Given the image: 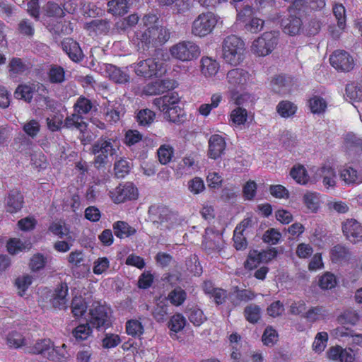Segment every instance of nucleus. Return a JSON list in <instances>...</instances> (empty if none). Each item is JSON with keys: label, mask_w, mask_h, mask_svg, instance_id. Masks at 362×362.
<instances>
[{"label": "nucleus", "mask_w": 362, "mask_h": 362, "mask_svg": "<svg viewBox=\"0 0 362 362\" xmlns=\"http://www.w3.org/2000/svg\"><path fill=\"white\" fill-rule=\"evenodd\" d=\"M200 63L201 73L207 78L216 76L220 69L219 63L211 57H202Z\"/></svg>", "instance_id": "obj_25"}, {"label": "nucleus", "mask_w": 362, "mask_h": 362, "mask_svg": "<svg viewBox=\"0 0 362 362\" xmlns=\"http://www.w3.org/2000/svg\"><path fill=\"white\" fill-rule=\"evenodd\" d=\"M110 199L115 204L124 203L129 200H135L138 198V189L132 182L119 184L115 189L109 191Z\"/></svg>", "instance_id": "obj_13"}, {"label": "nucleus", "mask_w": 362, "mask_h": 362, "mask_svg": "<svg viewBox=\"0 0 362 362\" xmlns=\"http://www.w3.org/2000/svg\"><path fill=\"white\" fill-rule=\"evenodd\" d=\"M333 13L337 21V25L340 30L346 27V8L341 4H335L333 6Z\"/></svg>", "instance_id": "obj_56"}, {"label": "nucleus", "mask_w": 362, "mask_h": 362, "mask_svg": "<svg viewBox=\"0 0 362 362\" xmlns=\"http://www.w3.org/2000/svg\"><path fill=\"white\" fill-rule=\"evenodd\" d=\"M247 112L243 107L233 109L230 115V121L235 125L244 124L247 120Z\"/></svg>", "instance_id": "obj_61"}, {"label": "nucleus", "mask_w": 362, "mask_h": 362, "mask_svg": "<svg viewBox=\"0 0 362 362\" xmlns=\"http://www.w3.org/2000/svg\"><path fill=\"white\" fill-rule=\"evenodd\" d=\"M68 262L71 266V269L83 267L88 271V265L85 264V256L81 250H74L70 252Z\"/></svg>", "instance_id": "obj_42"}, {"label": "nucleus", "mask_w": 362, "mask_h": 362, "mask_svg": "<svg viewBox=\"0 0 362 362\" xmlns=\"http://www.w3.org/2000/svg\"><path fill=\"white\" fill-rule=\"evenodd\" d=\"M108 11L115 16H124L128 11L127 0H111L107 3Z\"/></svg>", "instance_id": "obj_49"}, {"label": "nucleus", "mask_w": 362, "mask_h": 362, "mask_svg": "<svg viewBox=\"0 0 362 362\" xmlns=\"http://www.w3.org/2000/svg\"><path fill=\"white\" fill-rule=\"evenodd\" d=\"M150 221L157 228L170 230L180 223L178 213L163 204H153L148 210Z\"/></svg>", "instance_id": "obj_1"}, {"label": "nucleus", "mask_w": 362, "mask_h": 362, "mask_svg": "<svg viewBox=\"0 0 362 362\" xmlns=\"http://www.w3.org/2000/svg\"><path fill=\"white\" fill-rule=\"evenodd\" d=\"M329 64L337 71L349 72L354 68V60L344 50H337L329 56Z\"/></svg>", "instance_id": "obj_15"}, {"label": "nucleus", "mask_w": 362, "mask_h": 362, "mask_svg": "<svg viewBox=\"0 0 362 362\" xmlns=\"http://www.w3.org/2000/svg\"><path fill=\"white\" fill-rule=\"evenodd\" d=\"M174 155V149L169 145H162L158 150H157V156L158 160L162 164H167L172 160Z\"/></svg>", "instance_id": "obj_58"}, {"label": "nucleus", "mask_w": 362, "mask_h": 362, "mask_svg": "<svg viewBox=\"0 0 362 362\" xmlns=\"http://www.w3.org/2000/svg\"><path fill=\"white\" fill-rule=\"evenodd\" d=\"M113 230L115 235L117 238H127L136 233L135 228L131 226L128 223L123 221H117L113 224Z\"/></svg>", "instance_id": "obj_33"}, {"label": "nucleus", "mask_w": 362, "mask_h": 362, "mask_svg": "<svg viewBox=\"0 0 362 362\" xmlns=\"http://www.w3.org/2000/svg\"><path fill=\"white\" fill-rule=\"evenodd\" d=\"M186 325V319L185 316L180 313L174 314L170 321L168 322V327L171 332L177 333L182 331Z\"/></svg>", "instance_id": "obj_50"}, {"label": "nucleus", "mask_w": 362, "mask_h": 362, "mask_svg": "<svg viewBox=\"0 0 362 362\" xmlns=\"http://www.w3.org/2000/svg\"><path fill=\"white\" fill-rule=\"evenodd\" d=\"M115 142L116 139L103 135L93 144L91 152L95 156L93 164L97 169L105 167L108 158L116 154Z\"/></svg>", "instance_id": "obj_3"}, {"label": "nucleus", "mask_w": 362, "mask_h": 362, "mask_svg": "<svg viewBox=\"0 0 362 362\" xmlns=\"http://www.w3.org/2000/svg\"><path fill=\"white\" fill-rule=\"evenodd\" d=\"M49 231L57 236L59 238H62L69 233V229L66 227V225L62 221L52 222L49 228Z\"/></svg>", "instance_id": "obj_64"}, {"label": "nucleus", "mask_w": 362, "mask_h": 362, "mask_svg": "<svg viewBox=\"0 0 362 362\" xmlns=\"http://www.w3.org/2000/svg\"><path fill=\"white\" fill-rule=\"evenodd\" d=\"M68 293L69 286L67 283L61 282L55 289L54 298H52V305L59 309L66 308Z\"/></svg>", "instance_id": "obj_24"}, {"label": "nucleus", "mask_w": 362, "mask_h": 362, "mask_svg": "<svg viewBox=\"0 0 362 362\" xmlns=\"http://www.w3.org/2000/svg\"><path fill=\"white\" fill-rule=\"evenodd\" d=\"M351 257L349 248L344 245L337 244L329 251V258L335 264H343L348 262Z\"/></svg>", "instance_id": "obj_22"}, {"label": "nucleus", "mask_w": 362, "mask_h": 362, "mask_svg": "<svg viewBox=\"0 0 362 362\" xmlns=\"http://www.w3.org/2000/svg\"><path fill=\"white\" fill-rule=\"evenodd\" d=\"M278 43V38L273 32H264L253 41L252 51L259 57H264L274 51Z\"/></svg>", "instance_id": "obj_9"}, {"label": "nucleus", "mask_w": 362, "mask_h": 362, "mask_svg": "<svg viewBox=\"0 0 362 362\" xmlns=\"http://www.w3.org/2000/svg\"><path fill=\"white\" fill-rule=\"evenodd\" d=\"M202 247L209 255L219 254L224 247L222 234L213 228L207 227L202 239Z\"/></svg>", "instance_id": "obj_8"}, {"label": "nucleus", "mask_w": 362, "mask_h": 362, "mask_svg": "<svg viewBox=\"0 0 362 362\" xmlns=\"http://www.w3.org/2000/svg\"><path fill=\"white\" fill-rule=\"evenodd\" d=\"M180 102V97L177 93L172 92L166 95L157 98L153 103L160 110H168V107L177 106Z\"/></svg>", "instance_id": "obj_34"}, {"label": "nucleus", "mask_w": 362, "mask_h": 362, "mask_svg": "<svg viewBox=\"0 0 362 362\" xmlns=\"http://www.w3.org/2000/svg\"><path fill=\"white\" fill-rule=\"evenodd\" d=\"M254 10L250 6H245L237 13L236 21L245 23L247 32L257 33L262 30L264 21L253 17Z\"/></svg>", "instance_id": "obj_11"}, {"label": "nucleus", "mask_w": 362, "mask_h": 362, "mask_svg": "<svg viewBox=\"0 0 362 362\" xmlns=\"http://www.w3.org/2000/svg\"><path fill=\"white\" fill-rule=\"evenodd\" d=\"M340 178L348 185L362 182V167L358 170L346 167L340 171Z\"/></svg>", "instance_id": "obj_31"}, {"label": "nucleus", "mask_w": 362, "mask_h": 362, "mask_svg": "<svg viewBox=\"0 0 362 362\" xmlns=\"http://www.w3.org/2000/svg\"><path fill=\"white\" fill-rule=\"evenodd\" d=\"M327 315V311L325 307L317 305L311 307L303 314V317L307 321L314 323L318 320H324Z\"/></svg>", "instance_id": "obj_37"}, {"label": "nucleus", "mask_w": 362, "mask_h": 362, "mask_svg": "<svg viewBox=\"0 0 362 362\" xmlns=\"http://www.w3.org/2000/svg\"><path fill=\"white\" fill-rule=\"evenodd\" d=\"M63 127L68 129H78L80 132H83L87 129L88 124L83 121V116L74 112L70 116L64 119Z\"/></svg>", "instance_id": "obj_29"}, {"label": "nucleus", "mask_w": 362, "mask_h": 362, "mask_svg": "<svg viewBox=\"0 0 362 362\" xmlns=\"http://www.w3.org/2000/svg\"><path fill=\"white\" fill-rule=\"evenodd\" d=\"M342 229L344 236L351 243H357L362 240V226L356 219L346 220Z\"/></svg>", "instance_id": "obj_18"}, {"label": "nucleus", "mask_w": 362, "mask_h": 362, "mask_svg": "<svg viewBox=\"0 0 362 362\" xmlns=\"http://www.w3.org/2000/svg\"><path fill=\"white\" fill-rule=\"evenodd\" d=\"M132 67L137 76L144 78L160 77L165 73L163 63L156 58L140 60L136 64H132Z\"/></svg>", "instance_id": "obj_5"}, {"label": "nucleus", "mask_w": 362, "mask_h": 362, "mask_svg": "<svg viewBox=\"0 0 362 362\" xmlns=\"http://www.w3.org/2000/svg\"><path fill=\"white\" fill-rule=\"evenodd\" d=\"M252 75L246 70L240 68H235L226 74L230 88L235 92H240L246 89L247 86L253 83Z\"/></svg>", "instance_id": "obj_10"}, {"label": "nucleus", "mask_w": 362, "mask_h": 362, "mask_svg": "<svg viewBox=\"0 0 362 362\" xmlns=\"http://www.w3.org/2000/svg\"><path fill=\"white\" fill-rule=\"evenodd\" d=\"M73 108L74 112L83 116L91 111L93 103L88 98L81 95L76 99V103H74Z\"/></svg>", "instance_id": "obj_48"}, {"label": "nucleus", "mask_w": 362, "mask_h": 362, "mask_svg": "<svg viewBox=\"0 0 362 362\" xmlns=\"http://www.w3.org/2000/svg\"><path fill=\"white\" fill-rule=\"evenodd\" d=\"M35 93V86L33 84H21L17 86L14 92L16 98L24 100L25 102L30 103L33 98Z\"/></svg>", "instance_id": "obj_39"}, {"label": "nucleus", "mask_w": 362, "mask_h": 362, "mask_svg": "<svg viewBox=\"0 0 362 362\" xmlns=\"http://www.w3.org/2000/svg\"><path fill=\"white\" fill-rule=\"evenodd\" d=\"M325 6V0H296L293 2V8L298 11H301L302 9L321 11Z\"/></svg>", "instance_id": "obj_35"}, {"label": "nucleus", "mask_w": 362, "mask_h": 362, "mask_svg": "<svg viewBox=\"0 0 362 362\" xmlns=\"http://www.w3.org/2000/svg\"><path fill=\"white\" fill-rule=\"evenodd\" d=\"M279 335L276 330L268 325L262 334V340L264 346H272L276 344Z\"/></svg>", "instance_id": "obj_54"}, {"label": "nucleus", "mask_w": 362, "mask_h": 362, "mask_svg": "<svg viewBox=\"0 0 362 362\" xmlns=\"http://www.w3.org/2000/svg\"><path fill=\"white\" fill-rule=\"evenodd\" d=\"M47 129L51 132H57L64 125V116L60 112H55L50 117L46 119Z\"/></svg>", "instance_id": "obj_55"}, {"label": "nucleus", "mask_w": 362, "mask_h": 362, "mask_svg": "<svg viewBox=\"0 0 362 362\" xmlns=\"http://www.w3.org/2000/svg\"><path fill=\"white\" fill-rule=\"evenodd\" d=\"M86 28L88 31L93 32L96 35L105 34L109 31V23L106 20H92L86 23Z\"/></svg>", "instance_id": "obj_45"}, {"label": "nucleus", "mask_w": 362, "mask_h": 362, "mask_svg": "<svg viewBox=\"0 0 362 362\" xmlns=\"http://www.w3.org/2000/svg\"><path fill=\"white\" fill-rule=\"evenodd\" d=\"M188 319L195 326H199L206 321L204 313L199 308L190 309L188 313Z\"/></svg>", "instance_id": "obj_62"}, {"label": "nucleus", "mask_w": 362, "mask_h": 362, "mask_svg": "<svg viewBox=\"0 0 362 362\" xmlns=\"http://www.w3.org/2000/svg\"><path fill=\"white\" fill-rule=\"evenodd\" d=\"M220 17L212 11L199 13L191 25V33L196 37H205L214 32L220 21Z\"/></svg>", "instance_id": "obj_4"}, {"label": "nucleus", "mask_w": 362, "mask_h": 362, "mask_svg": "<svg viewBox=\"0 0 362 362\" xmlns=\"http://www.w3.org/2000/svg\"><path fill=\"white\" fill-rule=\"evenodd\" d=\"M25 344V339L23 334L14 331L7 335V345L10 347L19 348Z\"/></svg>", "instance_id": "obj_63"}, {"label": "nucleus", "mask_w": 362, "mask_h": 362, "mask_svg": "<svg viewBox=\"0 0 362 362\" xmlns=\"http://www.w3.org/2000/svg\"><path fill=\"white\" fill-rule=\"evenodd\" d=\"M71 3L70 1L64 3L63 8H61L60 6L52 1H48L45 7V14L48 17L52 18H62L64 16V11H66L69 13H72L74 10L69 8V6H71Z\"/></svg>", "instance_id": "obj_27"}, {"label": "nucleus", "mask_w": 362, "mask_h": 362, "mask_svg": "<svg viewBox=\"0 0 362 362\" xmlns=\"http://www.w3.org/2000/svg\"><path fill=\"white\" fill-rule=\"evenodd\" d=\"M281 26L283 32L291 36L296 35L301 30L302 20L296 16H290L288 18L281 20Z\"/></svg>", "instance_id": "obj_26"}, {"label": "nucleus", "mask_w": 362, "mask_h": 362, "mask_svg": "<svg viewBox=\"0 0 362 362\" xmlns=\"http://www.w3.org/2000/svg\"><path fill=\"white\" fill-rule=\"evenodd\" d=\"M32 282L33 277L28 274H25L22 276H18L16 278L15 280V286L17 290H18V295L23 296L28 288L29 286L32 284Z\"/></svg>", "instance_id": "obj_60"}, {"label": "nucleus", "mask_w": 362, "mask_h": 362, "mask_svg": "<svg viewBox=\"0 0 362 362\" xmlns=\"http://www.w3.org/2000/svg\"><path fill=\"white\" fill-rule=\"evenodd\" d=\"M227 144L225 139L219 134H212L209 139L208 156L217 160L224 153Z\"/></svg>", "instance_id": "obj_19"}, {"label": "nucleus", "mask_w": 362, "mask_h": 362, "mask_svg": "<svg viewBox=\"0 0 362 362\" xmlns=\"http://www.w3.org/2000/svg\"><path fill=\"white\" fill-rule=\"evenodd\" d=\"M359 321V315L356 312L345 311L337 317V322L339 325H354Z\"/></svg>", "instance_id": "obj_59"}, {"label": "nucleus", "mask_w": 362, "mask_h": 362, "mask_svg": "<svg viewBox=\"0 0 362 362\" xmlns=\"http://www.w3.org/2000/svg\"><path fill=\"white\" fill-rule=\"evenodd\" d=\"M222 100V96L220 93L213 94L211 96L210 104H202L198 108V112L200 115L205 117L210 115L212 109L216 108L219 106Z\"/></svg>", "instance_id": "obj_46"}, {"label": "nucleus", "mask_w": 362, "mask_h": 362, "mask_svg": "<svg viewBox=\"0 0 362 362\" xmlns=\"http://www.w3.org/2000/svg\"><path fill=\"white\" fill-rule=\"evenodd\" d=\"M61 44L62 50L68 54L72 62L78 63L83 60V53L78 42L71 37H67L63 40Z\"/></svg>", "instance_id": "obj_20"}, {"label": "nucleus", "mask_w": 362, "mask_h": 362, "mask_svg": "<svg viewBox=\"0 0 362 362\" xmlns=\"http://www.w3.org/2000/svg\"><path fill=\"white\" fill-rule=\"evenodd\" d=\"M152 316L157 322H165L168 316V305L165 300L158 301L154 305L152 312Z\"/></svg>", "instance_id": "obj_38"}, {"label": "nucleus", "mask_w": 362, "mask_h": 362, "mask_svg": "<svg viewBox=\"0 0 362 362\" xmlns=\"http://www.w3.org/2000/svg\"><path fill=\"white\" fill-rule=\"evenodd\" d=\"M170 52L173 58L185 62L197 59L200 50L193 41H180L170 47Z\"/></svg>", "instance_id": "obj_7"}, {"label": "nucleus", "mask_w": 362, "mask_h": 362, "mask_svg": "<svg viewBox=\"0 0 362 362\" xmlns=\"http://www.w3.org/2000/svg\"><path fill=\"white\" fill-rule=\"evenodd\" d=\"M245 44L243 39L235 35L225 37L222 43L223 59L226 64L236 66L245 59Z\"/></svg>", "instance_id": "obj_2"}, {"label": "nucleus", "mask_w": 362, "mask_h": 362, "mask_svg": "<svg viewBox=\"0 0 362 362\" xmlns=\"http://www.w3.org/2000/svg\"><path fill=\"white\" fill-rule=\"evenodd\" d=\"M327 106L326 100L321 96H313L309 100V107L313 114H323L326 110Z\"/></svg>", "instance_id": "obj_52"}, {"label": "nucleus", "mask_w": 362, "mask_h": 362, "mask_svg": "<svg viewBox=\"0 0 362 362\" xmlns=\"http://www.w3.org/2000/svg\"><path fill=\"white\" fill-rule=\"evenodd\" d=\"M158 20L154 14H148L143 17L144 25L148 27V37L152 47H158L166 43L170 38V31L165 27L151 25Z\"/></svg>", "instance_id": "obj_6"}, {"label": "nucleus", "mask_w": 362, "mask_h": 362, "mask_svg": "<svg viewBox=\"0 0 362 362\" xmlns=\"http://www.w3.org/2000/svg\"><path fill=\"white\" fill-rule=\"evenodd\" d=\"M88 323L98 330L102 328L107 329L110 326L107 308L98 301H94L89 310Z\"/></svg>", "instance_id": "obj_12"}, {"label": "nucleus", "mask_w": 362, "mask_h": 362, "mask_svg": "<svg viewBox=\"0 0 362 362\" xmlns=\"http://www.w3.org/2000/svg\"><path fill=\"white\" fill-rule=\"evenodd\" d=\"M88 308V301L82 296H75L71 303V310L73 316L76 319L82 317Z\"/></svg>", "instance_id": "obj_32"}, {"label": "nucleus", "mask_w": 362, "mask_h": 362, "mask_svg": "<svg viewBox=\"0 0 362 362\" xmlns=\"http://www.w3.org/2000/svg\"><path fill=\"white\" fill-rule=\"evenodd\" d=\"M105 71L109 79L115 83L125 84L129 81V74L112 64H105Z\"/></svg>", "instance_id": "obj_21"}, {"label": "nucleus", "mask_w": 362, "mask_h": 362, "mask_svg": "<svg viewBox=\"0 0 362 362\" xmlns=\"http://www.w3.org/2000/svg\"><path fill=\"white\" fill-rule=\"evenodd\" d=\"M272 90L281 95H289L294 85L293 78L285 75H277L270 83Z\"/></svg>", "instance_id": "obj_17"}, {"label": "nucleus", "mask_w": 362, "mask_h": 362, "mask_svg": "<svg viewBox=\"0 0 362 362\" xmlns=\"http://www.w3.org/2000/svg\"><path fill=\"white\" fill-rule=\"evenodd\" d=\"M161 111L166 115L169 120L174 123L183 122L185 117L184 110L178 105L170 106L168 110Z\"/></svg>", "instance_id": "obj_53"}, {"label": "nucleus", "mask_w": 362, "mask_h": 362, "mask_svg": "<svg viewBox=\"0 0 362 362\" xmlns=\"http://www.w3.org/2000/svg\"><path fill=\"white\" fill-rule=\"evenodd\" d=\"M177 86L174 79L165 78L151 82L144 88V93L147 95H162L168 91L172 90Z\"/></svg>", "instance_id": "obj_16"}, {"label": "nucleus", "mask_w": 362, "mask_h": 362, "mask_svg": "<svg viewBox=\"0 0 362 362\" xmlns=\"http://www.w3.org/2000/svg\"><path fill=\"white\" fill-rule=\"evenodd\" d=\"M53 346L49 339H43L35 342L34 346L28 347V351L34 354H40L47 358Z\"/></svg>", "instance_id": "obj_36"}, {"label": "nucleus", "mask_w": 362, "mask_h": 362, "mask_svg": "<svg viewBox=\"0 0 362 362\" xmlns=\"http://www.w3.org/2000/svg\"><path fill=\"white\" fill-rule=\"evenodd\" d=\"M252 226V220L251 218H244L240 223L235 226L233 231V247L237 250H243L247 247L246 236L247 235L249 228Z\"/></svg>", "instance_id": "obj_14"}, {"label": "nucleus", "mask_w": 362, "mask_h": 362, "mask_svg": "<svg viewBox=\"0 0 362 362\" xmlns=\"http://www.w3.org/2000/svg\"><path fill=\"white\" fill-rule=\"evenodd\" d=\"M93 334V328L91 324L86 322L85 324H79L73 329L71 335L76 341L86 340L89 336Z\"/></svg>", "instance_id": "obj_40"}, {"label": "nucleus", "mask_w": 362, "mask_h": 362, "mask_svg": "<svg viewBox=\"0 0 362 362\" xmlns=\"http://www.w3.org/2000/svg\"><path fill=\"white\" fill-rule=\"evenodd\" d=\"M155 119V113L148 108L139 110L137 114V121L141 126H150Z\"/></svg>", "instance_id": "obj_57"}, {"label": "nucleus", "mask_w": 362, "mask_h": 362, "mask_svg": "<svg viewBox=\"0 0 362 362\" xmlns=\"http://www.w3.org/2000/svg\"><path fill=\"white\" fill-rule=\"evenodd\" d=\"M24 204V197L19 190H11L7 196L6 209L10 214H15L21 211Z\"/></svg>", "instance_id": "obj_23"}, {"label": "nucleus", "mask_w": 362, "mask_h": 362, "mask_svg": "<svg viewBox=\"0 0 362 362\" xmlns=\"http://www.w3.org/2000/svg\"><path fill=\"white\" fill-rule=\"evenodd\" d=\"M298 110V106L289 100H281L276 106V111L282 118L293 117Z\"/></svg>", "instance_id": "obj_41"}, {"label": "nucleus", "mask_w": 362, "mask_h": 362, "mask_svg": "<svg viewBox=\"0 0 362 362\" xmlns=\"http://www.w3.org/2000/svg\"><path fill=\"white\" fill-rule=\"evenodd\" d=\"M149 31L148 27L144 30H138L135 32L134 43L136 45L137 50L139 52H148L152 47L150 37H148Z\"/></svg>", "instance_id": "obj_28"}, {"label": "nucleus", "mask_w": 362, "mask_h": 362, "mask_svg": "<svg viewBox=\"0 0 362 362\" xmlns=\"http://www.w3.org/2000/svg\"><path fill=\"white\" fill-rule=\"evenodd\" d=\"M125 327L127 334L134 338H140L144 332L143 324L136 319L127 320Z\"/></svg>", "instance_id": "obj_43"}, {"label": "nucleus", "mask_w": 362, "mask_h": 362, "mask_svg": "<svg viewBox=\"0 0 362 362\" xmlns=\"http://www.w3.org/2000/svg\"><path fill=\"white\" fill-rule=\"evenodd\" d=\"M245 320L251 324H257L261 318V308L258 305L250 304L244 309Z\"/></svg>", "instance_id": "obj_47"}, {"label": "nucleus", "mask_w": 362, "mask_h": 362, "mask_svg": "<svg viewBox=\"0 0 362 362\" xmlns=\"http://www.w3.org/2000/svg\"><path fill=\"white\" fill-rule=\"evenodd\" d=\"M47 76L51 84H62L66 81V70L60 65L50 64Z\"/></svg>", "instance_id": "obj_30"}, {"label": "nucleus", "mask_w": 362, "mask_h": 362, "mask_svg": "<svg viewBox=\"0 0 362 362\" xmlns=\"http://www.w3.org/2000/svg\"><path fill=\"white\" fill-rule=\"evenodd\" d=\"M187 293L180 286H177L168 294L167 299L175 306H179L183 304L186 300Z\"/></svg>", "instance_id": "obj_51"}, {"label": "nucleus", "mask_w": 362, "mask_h": 362, "mask_svg": "<svg viewBox=\"0 0 362 362\" xmlns=\"http://www.w3.org/2000/svg\"><path fill=\"white\" fill-rule=\"evenodd\" d=\"M290 175L294 181L300 185H305L310 180V176L303 165H293L291 169Z\"/></svg>", "instance_id": "obj_44"}]
</instances>
